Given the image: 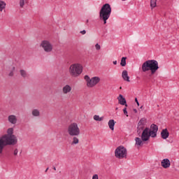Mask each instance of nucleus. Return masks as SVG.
I'll use <instances>...</instances> for the list:
<instances>
[{"label": "nucleus", "instance_id": "f257e3e1", "mask_svg": "<svg viewBox=\"0 0 179 179\" xmlns=\"http://www.w3.org/2000/svg\"><path fill=\"white\" fill-rule=\"evenodd\" d=\"M17 143V136L13 134V128L10 127L6 131V134L0 137V156L3 155L6 146H15Z\"/></svg>", "mask_w": 179, "mask_h": 179}, {"label": "nucleus", "instance_id": "f03ea898", "mask_svg": "<svg viewBox=\"0 0 179 179\" xmlns=\"http://www.w3.org/2000/svg\"><path fill=\"white\" fill-rule=\"evenodd\" d=\"M141 69L143 72L150 71L151 75H155L159 71V62L155 59L147 60L143 63Z\"/></svg>", "mask_w": 179, "mask_h": 179}, {"label": "nucleus", "instance_id": "7ed1b4c3", "mask_svg": "<svg viewBox=\"0 0 179 179\" xmlns=\"http://www.w3.org/2000/svg\"><path fill=\"white\" fill-rule=\"evenodd\" d=\"M157 131H159V127L155 124H151L150 129L146 127L142 132L143 141H149L150 136L151 138H156Z\"/></svg>", "mask_w": 179, "mask_h": 179}, {"label": "nucleus", "instance_id": "20e7f679", "mask_svg": "<svg viewBox=\"0 0 179 179\" xmlns=\"http://www.w3.org/2000/svg\"><path fill=\"white\" fill-rule=\"evenodd\" d=\"M111 16V6L108 3H105L99 11V19L103 22V24H107V20Z\"/></svg>", "mask_w": 179, "mask_h": 179}, {"label": "nucleus", "instance_id": "39448f33", "mask_svg": "<svg viewBox=\"0 0 179 179\" xmlns=\"http://www.w3.org/2000/svg\"><path fill=\"white\" fill-rule=\"evenodd\" d=\"M83 72V65L80 63L72 64L69 68V73L72 78H78Z\"/></svg>", "mask_w": 179, "mask_h": 179}, {"label": "nucleus", "instance_id": "423d86ee", "mask_svg": "<svg viewBox=\"0 0 179 179\" xmlns=\"http://www.w3.org/2000/svg\"><path fill=\"white\" fill-rule=\"evenodd\" d=\"M67 134L69 136H79L80 135V128L76 122H72L67 127Z\"/></svg>", "mask_w": 179, "mask_h": 179}, {"label": "nucleus", "instance_id": "0eeeda50", "mask_svg": "<svg viewBox=\"0 0 179 179\" xmlns=\"http://www.w3.org/2000/svg\"><path fill=\"white\" fill-rule=\"evenodd\" d=\"M40 47L46 54H50L54 50V45L48 40H43L40 43Z\"/></svg>", "mask_w": 179, "mask_h": 179}, {"label": "nucleus", "instance_id": "6e6552de", "mask_svg": "<svg viewBox=\"0 0 179 179\" xmlns=\"http://www.w3.org/2000/svg\"><path fill=\"white\" fill-rule=\"evenodd\" d=\"M84 79L86 81L88 87H94V86L98 85V83H100V80H101L99 76H94L90 78L89 76H85Z\"/></svg>", "mask_w": 179, "mask_h": 179}, {"label": "nucleus", "instance_id": "1a4fd4ad", "mask_svg": "<svg viewBox=\"0 0 179 179\" xmlns=\"http://www.w3.org/2000/svg\"><path fill=\"white\" fill-rule=\"evenodd\" d=\"M127 148L120 145L117 147L115 150V156L117 159H125L127 158Z\"/></svg>", "mask_w": 179, "mask_h": 179}, {"label": "nucleus", "instance_id": "9d476101", "mask_svg": "<svg viewBox=\"0 0 179 179\" xmlns=\"http://www.w3.org/2000/svg\"><path fill=\"white\" fill-rule=\"evenodd\" d=\"M7 121L8 124H10L11 125H16L19 121V119L15 115L11 114L7 117Z\"/></svg>", "mask_w": 179, "mask_h": 179}, {"label": "nucleus", "instance_id": "9b49d317", "mask_svg": "<svg viewBox=\"0 0 179 179\" xmlns=\"http://www.w3.org/2000/svg\"><path fill=\"white\" fill-rule=\"evenodd\" d=\"M135 146L137 149H140V148H142L144 145V142H148V140H143V138L142 137L141 134V138L139 137H136L135 138Z\"/></svg>", "mask_w": 179, "mask_h": 179}, {"label": "nucleus", "instance_id": "f8f14e48", "mask_svg": "<svg viewBox=\"0 0 179 179\" xmlns=\"http://www.w3.org/2000/svg\"><path fill=\"white\" fill-rule=\"evenodd\" d=\"M62 92L65 95L70 94V93H72V86L69 84L64 85L62 87Z\"/></svg>", "mask_w": 179, "mask_h": 179}, {"label": "nucleus", "instance_id": "ddd939ff", "mask_svg": "<svg viewBox=\"0 0 179 179\" xmlns=\"http://www.w3.org/2000/svg\"><path fill=\"white\" fill-rule=\"evenodd\" d=\"M118 103L119 104H121V106H125L126 107L128 106L127 104V100L125 98H124V96L122 94H120L117 97Z\"/></svg>", "mask_w": 179, "mask_h": 179}, {"label": "nucleus", "instance_id": "4468645a", "mask_svg": "<svg viewBox=\"0 0 179 179\" xmlns=\"http://www.w3.org/2000/svg\"><path fill=\"white\" fill-rule=\"evenodd\" d=\"M145 125H146V118H142L138 124V129L142 130L145 129Z\"/></svg>", "mask_w": 179, "mask_h": 179}, {"label": "nucleus", "instance_id": "2eb2a0df", "mask_svg": "<svg viewBox=\"0 0 179 179\" xmlns=\"http://www.w3.org/2000/svg\"><path fill=\"white\" fill-rule=\"evenodd\" d=\"M161 165L164 169H169V167L171 166L170 159H164L161 162Z\"/></svg>", "mask_w": 179, "mask_h": 179}, {"label": "nucleus", "instance_id": "dca6fc26", "mask_svg": "<svg viewBox=\"0 0 179 179\" xmlns=\"http://www.w3.org/2000/svg\"><path fill=\"white\" fill-rule=\"evenodd\" d=\"M169 135H170V133H169V130H167V129H164L161 131V138H162V139H167Z\"/></svg>", "mask_w": 179, "mask_h": 179}, {"label": "nucleus", "instance_id": "f3484780", "mask_svg": "<svg viewBox=\"0 0 179 179\" xmlns=\"http://www.w3.org/2000/svg\"><path fill=\"white\" fill-rule=\"evenodd\" d=\"M15 71H16V67H15V66H11L9 67V71H8L9 78H13V76H15Z\"/></svg>", "mask_w": 179, "mask_h": 179}, {"label": "nucleus", "instance_id": "a211bd4d", "mask_svg": "<svg viewBox=\"0 0 179 179\" xmlns=\"http://www.w3.org/2000/svg\"><path fill=\"white\" fill-rule=\"evenodd\" d=\"M20 75L21 78H23V79H26L27 78H29V73H27V71L24 69L20 70Z\"/></svg>", "mask_w": 179, "mask_h": 179}, {"label": "nucleus", "instance_id": "6ab92c4d", "mask_svg": "<svg viewBox=\"0 0 179 179\" xmlns=\"http://www.w3.org/2000/svg\"><path fill=\"white\" fill-rule=\"evenodd\" d=\"M122 77L124 80H126V82H130L129 80V76H128V71L127 70H124L122 73Z\"/></svg>", "mask_w": 179, "mask_h": 179}, {"label": "nucleus", "instance_id": "aec40b11", "mask_svg": "<svg viewBox=\"0 0 179 179\" xmlns=\"http://www.w3.org/2000/svg\"><path fill=\"white\" fill-rule=\"evenodd\" d=\"M115 120L111 119L108 122V125L111 131H114V127L115 126Z\"/></svg>", "mask_w": 179, "mask_h": 179}, {"label": "nucleus", "instance_id": "412c9836", "mask_svg": "<svg viewBox=\"0 0 179 179\" xmlns=\"http://www.w3.org/2000/svg\"><path fill=\"white\" fill-rule=\"evenodd\" d=\"M31 115H33V117H40V110L33 109L31 111Z\"/></svg>", "mask_w": 179, "mask_h": 179}, {"label": "nucleus", "instance_id": "4be33fe9", "mask_svg": "<svg viewBox=\"0 0 179 179\" xmlns=\"http://www.w3.org/2000/svg\"><path fill=\"white\" fill-rule=\"evenodd\" d=\"M79 143V138L77 137V136H73L71 145H78Z\"/></svg>", "mask_w": 179, "mask_h": 179}, {"label": "nucleus", "instance_id": "5701e85b", "mask_svg": "<svg viewBox=\"0 0 179 179\" xmlns=\"http://www.w3.org/2000/svg\"><path fill=\"white\" fill-rule=\"evenodd\" d=\"M29 3V0H19V5L21 8H24V5Z\"/></svg>", "mask_w": 179, "mask_h": 179}, {"label": "nucleus", "instance_id": "b1692460", "mask_svg": "<svg viewBox=\"0 0 179 179\" xmlns=\"http://www.w3.org/2000/svg\"><path fill=\"white\" fill-rule=\"evenodd\" d=\"M5 8H6V3L2 0H0V12H2Z\"/></svg>", "mask_w": 179, "mask_h": 179}, {"label": "nucleus", "instance_id": "393cba45", "mask_svg": "<svg viewBox=\"0 0 179 179\" xmlns=\"http://www.w3.org/2000/svg\"><path fill=\"white\" fill-rule=\"evenodd\" d=\"M120 65L121 66H125L127 65V57H122Z\"/></svg>", "mask_w": 179, "mask_h": 179}, {"label": "nucleus", "instance_id": "a878e982", "mask_svg": "<svg viewBox=\"0 0 179 179\" xmlns=\"http://www.w3.org/2000/svg\"><path fill=\"white\" fill-rule=\"evenodd\" d=\"M93 119L94 120V121H103V117H100V116L98 115H94Z\"/></svg>", "mask_w": 179, "mask_h": 179}, {"label": "nucleus", "instance_id": "bb28decb", "mask_svg": "<svg viewBox=\"0 0 179 179\" xmlns=\"http://www.w3.org/2000/svg\"><path fill=\"white\" fill-rule=\"evenodd\" d=\"M157 0H150V6L151 8H156V2Z\"/></svg>", "mask_w": 179, "mask_h": 179}, {"label": "nucleus", "instance_id": "cd10ccee", "mask_svg": "<svg viewBox=\"0 0 179 179\" xmlns=\"http://www.w3.org/2000/svg\"><path fill=\"white\" fill-rule=\"evenodd\" d=\"M95 48H96V50L97 51H99V50L101 48V46H100V45H99V43H96V44L95 45Z\"/></svg>", "mask_w": 179, "mask_h": 179}, {"label": "nucleus", "instance_id": "c85d7f7f", "mask_svg": "<svg viewBox=\"0 0 179 179\" xmlns=\"http://www.w3.org/2000/svg\"><path fill=\"white\" fill-rule=\"evenodd\" d=\"M17 153H19V150H17V148H15V149L13 150V155H14V156H17Z\"/></svg>", "mask_w": 179, "mask_h": 179}, {"label": "nucleus", "instance_id": "c756f323", "mask_svg": "<svg viewBox=\"0 0 179 179\" xmlns=\"http://www.w3.org/2000/svg\"><path fill=\"white\" fill-rule=\"evenodd\" d=\"M123 113L124 114V115H126L127 117H128V111H127V108H124L123 109Z\"/></svg>", "mask_w": 179, "mask_h": 179}, {"label": "nucleus", "instance_id": "7c9ffc66", "mask_svg": "<svg viewBox=\"0 0 179 179\" xmlns=\"http://www.w3.org/2000/svg\"><path fill=\"white\" fill-rule=\"evenodd\" d=\"M92 179H99V175H97V174L93 175Z\"/></svg>", "mask_w": 179, "mask_h": 179}, {"label": "nucleus", "instance_id": "2f4dec72", "mask_svg": "<svg viewBox=\"0 0 179 179\" xmlns=\"http://www.w3.org/2000/svg\"><path fill=\"white\" fill-rule=\"evenodd\" d=\"M80 34H83V36H85V34H86V30H83L81 31H80Z\"/></svg>", "mask_w": 179, "mask_h": 179}, {"label": "nucleus", "instance_id": "473e14b6", "mask_svg": "<svg viewBox=\"0 0 179 179\" xmlns=\"http://www.w3.org/2000/svg\"><path fill=\"white\" fill-rule=\"evenodd\" d=\"M135 101H136L138 107H139V101H138V99L137 98L135 99Z\"/></svg>", "mask_w": 179, "mask_h": 179}, {"label": "nucleus", "instance_id": "72a5a7b5", "mask_svg": "<svg viewBox=\"0 0 179 179\" xmlns=\"http://www.w3.org/2000/svg\"><path fill=\"white\" fill-rule=\"evenodd\" d=\"M113 65H117V60L113 61Z\"/></svg>", "mask_w": 179, "mask_h": 179}, {"label": "nucleus", "instance_id": "f704fd0d", "mask_svg": "<svg viewBox=\"0 0 179 179\" xmlns=\"http://www.w3.org/2000/svg\"><path fill=\"white\" fill-rule=\"evenodd\" d=\"M134 113H135L136 114V113H138V110L136 109H134Z\"/></svg>", "mask_w": 179, "mask_h": 179}, {"label": "nucleus", "instance_id": "c9c22d12", "mask_svg": "<svg viewBox=\"0 0 179 179\" xmlns=\"http://www.w3.org/2000/svg\"><path fill=\"white\" fill-rule=\"evenodd\" d=\"M45 171V173H47V171H48V168H47Z\"/></svg>", "mask_w": 179, "mask_h": 179}, {"label": "nucleus", "instance_id": "e433bc0d", "mask_svg": "<svg viewBox=\"0 0 179 179\" xmlns=\"http://www.w3.org/2000/svg\"><path fill=\"white\" fill-rule=\"evenodd\" d=\"M140 108H141V109L143 108V106H141L140 107Z\"/></svg>", "mask_w": 179, "mask_h": 179}, {"label": "nucleus", "instance_id": "4c0bfd02", "mask_svg": "<svg viewBox=\"0 0 179 179\" xmlns=\"http://www.w3.org/2000/svg\"><path fill=\"white\" fill-rule=\"evenodd\" d=\"M87 23H89V20H87Z\"/></svg>", "mask_w": 179, "mask_h": 179}, {"label": "nucleus", "instance_id": "58836bf2", "mask_svg": "<svg viewBox=\"0 0 179 179\" xmlns=\"http://www.w3.org/2000/svg\"><path fill=\"white\" fill-rule=\"evenodd\" d=\"M54 170H57V169L55 167H54Z\"/></svg>", "mask_w": 179, "mask_h": 179}, {"label": "nucleus", "instance_id": "ea45409f", "mask_svg": "<svg viewBox=\"0 0 179 179\" xmlns=\"http://www.w3.org/2000/svg\"><path fill=\"white\" fill-rule=\"evenodd\" d=\"M120 89H122V87H120Z\"/></svg>", "mask_w": 179, "mask_h": 179}, {"label": "nucleus", "instance_id": "a19ab883", "mask_svg": "<svg viewBox=\"0 0 179 179\" xmlns=\"http://www.w3.org/2000/svg\"><path fill=\"white\" fill-rule=\"evenodd\" d=\"M116 110H118V108H116Z\"/></svg>", "mask_w": 179, "mask_h": 179}, {"label": "nucleus", "instance_id": "79ce46f5", "mask_svg": "<svg viewBox=\"0 0 179 179\" xmlns=\"http://www.w3.org/2000/svg\"><path fill=\"white\" fill-rule=\"evenodd\" d=\"M122 1H127V0H122Z\"/></svg>", "mask_w": 179, "mask_h": 179}]
</instances>
